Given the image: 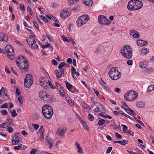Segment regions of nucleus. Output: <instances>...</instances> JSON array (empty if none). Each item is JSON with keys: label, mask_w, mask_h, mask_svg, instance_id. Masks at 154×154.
Wrapping results in <instances>:
<instances>
[{"label": "nucleus", "mask_w": 154, "mask_h": 154, "mask_svg": "<svg viewBox=\"0 0 154 154\" xmlns=\"http://www.w3.org/2000/svg\"><path fill=\"white\" fill-rule=\"evenodd\" d=\"M120 53L127 59H130L132 56V48L128 45H125L122 48Z\"/></svg>", "instance_id": "1"}, {"label": "nucleus", "mask_w": 154, "mask_h": 154, "mask_svg": "<svg viewBox=\"0 0 154 154\" xmlns=\"http://www.w3.org/2000/svg\"><path fill=\"white\" fill-rule=\"evenodd\" d=\"M143 4L140 1L137 0H131L130 1L127 5V8L131 11H136L140 9Z\"/></svg>", "instance_id": "2"}, {"label": "nucleus", "mask_w": 154, "mask_h": 154, "mask_svg": "<svg viewBox=\"0 0 154 154\" xmlns=\"http://www.w3.org/2000/svg\"><path fill=\"white\" fill-rule=\"evenodd\" d=\"M42 112L44 117L48 119H51L53 114L52 108L48 105H45L43 106Z\"/></svg>", "instance_id": "3"}, {"label": "nucleus", "mask_w": 154, "mask_h": 154, "mask_svg": "<svg viewBox=\"0 0 154 154\" xmlns=\"http://www.w3.org/2000/svg\"><path fill=\"white\" fill-rule=\"evenodd\" d=\"M138 96L137 92L135 91L130 90L128 91L124 95V99L127 101H132L135 100Z\"/></svg>", "instance_id": "4"}, {"label": "nucleus", "mask_w": 154, "mask_h": 154, "mask_svg": "<svg viewBox=\"0 0 154 154\" xmlns=\"http://www.w3.org/2000/svg\"><path fill=\"white\" fill-rule=\"evenodd\" d=\"M89 19V17L88 15H83L80 16L76 21V24L78 27H81L83 25L86 23Z\"/></svg>", "instance_id": "5"}, {"label": "nucleus", "mask_w": 154, "mask_h": 154, "mask_svg": "<svg viewBox=\"0 0 154 154\" xmlns=\"http://www.w3.org/2000/svg\"><path fill=\"white\" fill-rule=\"evenodd\" d=\"M5 49V50L7 52V55L8 58L11 60L14 59L15 57V56L13 55L14 54V49L10 45H7L6 46Z\"/></svg>", "instance_id": "6"}, {"label": "nucleus", "mask_w": 154, "mask_h": 154, "mask_svg": "<svg viewBox=\"0 0 154 154\" xmlns=\"http://www.w3.org/2000/svg\"><path fill=\"white\" fill-rule=\"evenodd\" d=\"M109 77H119L121 76V73L118 71L116 68L114 67L111 68L108 73Z\"/></svg>", "instance_id": "7"}, {"label": "nucleus", "mask_w": 154, "mask_h": 154, "mask_svg": "<svg viewBox=\"0 0 154 154\" xmlns=\"http://www.w3.org/2000/svg\"><path fill=\"white\" fill-rule=\"evenodd\" d=\"M98 20L99 23L103 25L109 24L111 22L109 20L103 15H99L98 16Z\"/></svg>", "instance_id": "8"}, {"label": "nucleus", "mask_w": 154, "mask_h": 154, "mask_svg": "<svg viewBox=\"0 0 154 154\" xmlns=\"http://www.w3.org/2000/svg\"><path fill=\"white\" fill-rule=\"evenodd\" d=\"M17 65L21 69H23L25 71H27L28 70L29 64L27 60L22 63L21 62L20 64Z\"/></svg>", "instance_id": "9"}, {"label": "nucleus", "mask_w": 154, "mask_h": 154, "mask_svg": "<svg viewBox=\"0 0 154 154\" xmlns=\"http://www.w3.org/2000/svg\"><path fill=\"white\" fill-rule=\"evenodd\" d=\"M33 78H30L29 79L27 78H26L24 82V85L25 87L28 88H29L33 82Z\"/></svg>", "instance_id": "10"}, {"label": "nucleus", "mask_w": 154, "mask_h": 154, "mask_svg": "<svg viewBox=\"0 0 154 154\" xmlns=\"http://www.w3.org/2000/svg\"><path fill=\"white\" fill-rule=\"evenodd\" d=\"M27 43L33 49L37 48L38 46L36 43V41L35 40H32L31 38H29L26 40Z\"/></svg>", "instance_id": "11"}, {"label": "nucleus", "mask_w": 154, "mask_h": 154, "mask_svg": "<svg viewBox=\"0 0 154 154\" xmlns=\"http://www.w3.org/2000/svg\"><path fill=\"white\" fill-rule=\"evenodd\" d=\"M55 84L57 89L59 91L60 95L61 96L64 97L65 96V92L62 87L57 82H55Z\"/></svg>", "instance_id": "12"}, {"label": "nucleus", "mask_w": 154, "mask_h": 154, "mask_svg": "<svg viewBox=\"0 0 154 154\" xmlns=\"http://www.w3.org/2000/svg\"><path fill=\"white\" fill-rule=\"evenodd\" d=\"M70 15L69 12L66 9L62 11L60 13V17L64 19L67 18Z\"/></svg>", "instance_id": "13"}, {"label": "nucleus", "mask_w": 154, "mask_h": 154, "mask_svg": "<svg viewBox=\"0 0 154 154\" xmlns=\"http://www.w3.org/2000/svg\"><path fill=\"white\" fill-rule=\"evenodd\" d=\"M55 72L56 77H62V76L64 77L65 76L64 74V69H62L61 70H60V71L56 70L55 71Z\"/></svg>", "instance_id": "14"}, {"label": "nucleus", "mask_w": 154, "mask_h": 154, "mask_svg": "<svg viewBox=\"0 0 154 154\" xmlns=\"http://www.w3.org/2000/svg\"><path fill=\"white\" fill-rule=\"evenodd\" d=\"M27 60L26 58L24 56H20L16 60V63L17 65L20 64L21 62L26 61Z\"/></svg>", "instance_id": "15"}, {"label": "nucleus", "mask_w": 154, "mask_h": 154, "mask_svg": "<svg viewBox=\"0 0 154 154\" xmlns=\"http://www.w3.org/2000/svg\"><path fill=\"white\" fill-rule=\"evenodd\" d=\"M46 96L45 98H43V100L47 101L48 103H51L52 102L53 99L52 98V96L51 95H50L47 93L45 95Z\"/></svg>", "instance_id": "16"}, {"label": "nucleus", "mask_w": 154, "mask_h": 154, "mask_svg": "<svg viewBox=\"0 0 154 154\" xmlns=\"http://www.w3.org/2000/svg\"><path fill=\"white\" fill-rule=\"evenodd\" d=\"M3 93L4 95H3V97L5 100L6 101L9 100L10 97L9 95V93L7 89L6 88L5 90H4Z\"/></svg>", "instance_id": "17"}, {"label": "nucleus", "mask_w": 154, "mask_h": 154, "mask_svg": "<svg viewBox=\"0 0 154 154\" xmlns=\"http://www.w3.org/2000/svg\"><path fill=\"white\" fill-rule=\"evenodd\" d=\"M130 34L134 38H137L139 37V34L138 32L135 30H132L130 31Z\"/></svg>", "instance_id": "18"}, {"label": "nucleus", "mask_w": 154, "mask_h": 154, "mask_svg": "<svg viewBox=\"0 0 154 154\" xmlns=\"http://www.w3.org/2000/svg\"><path fill=\"white\" fill-rule=\"evenodd\" d=\"M8 36L4 33H0V41L7 42L8 40Z\"/></svg>", "instance_id": "19"}, {"label": "nucleus", "mask_w": 154, "mask_h": 154, "mask_svg": "<svg viewBox=\"0 0 154 154\" xmlns=\"http://www.w3.org/2000/svg\"><path fill=\"white\" fill-rule=\"evenodd\" d=\"M137 41V45L140 47L145 46L147 43V41L139 39Z\"/></svg>", "instance_id": "20"}, {"label": "nucleus", "mask_w": 154, "mask_h": 154, "mask_svg": "<svg viewBox=\"0 0 154 154\" xmlns=\"http://www.w3.org/2000/svg\"><path fill=\"white\" fill-rule=\"evenodd\" d=\"M122 107L125 109V110L129 114L133 116H135L136 115V113L131 108H124L123 106Z\"/></svg>", "instance_id": "21"}, {"label": "nucleus", "mask_w": 154, "mask_h": 154, "mask_svg": "<svg viewBox=\"0 0 154 154\" xmlns=\"http://www.w3.org/2000/svg\"><path fill=\"white\" fill-rule=\"evenodd\" d=\"M7 127H11V125H13L12 119H7V121L5 122Z\"/></svg>", "instance_id": "22"}, {"label": "nucleus", "mask_w": 154, "mask_h": 154, "mask_svg": "<svg viewBox=\"0 0 154 154\" xmlns=\"http://www.w3.org/2000/svg\"><path fill=\"white\" fill-rule=\"evenodd\" d=\"M66 129L64 128H60L58 129V132L59 135L62 136L64 134Z\"/></svg>", "instance_id": "23"}, {"label": "nucleus", "mask_w": 154, "mask_h": 154, "mask_svg": "<svg viewBox=\"0 0 154 154\" xmlns=\"http://www.w3.org/2000/svg\"><path fill=\"white\" fill-rule=\"evenodd\" d=\"M26 147L24 145L21 144L18 146H14V148L15 150H23L25 149Z\"/></svg>", "instance_id": "24"}, {"label": "nucleus", "mask_w": 154, "mask_h": 154, "mask_svg": "<svg viewBox=\"0 0 154 154\" xmlns=\"http://www.w3.org/2000/svg\"><path fill=\"white\" fill-rule=\"evenodd\" d=\"M46 143L49 144V147L51 148L53 146V142L51 140L50 138L48 136L46 137Z\"/></svg>", "instance_id": "25"}, {"label": "nucleus", "mask_w": 154, "mask_h": 154, "mask_svg": "<svg viewBox=\"0 0 154 154\" xmlns=\"http://www.w3.org/2000/svg\"><path fill=\"white\" fill-rule=\"evenodd\" d=\"M47 92L45 91H40L39 93V96L41 98V99L43 100V98H45L47 93Z\"/></svg>", "instance_id": "26"}, {"label": "nucleus", "mask_w": 154, "mask_h": 154, "mask_svg": "<svg viewBox=\"0 0 154 154\" xmlns=\"http://www.w3.org/2000/svg\"><path fill=\"white\" fill-rule=\"evenodd\" d=\"M83 2L86 5L91 6L92 4V0H83Z\"/></svg>", "instance_id": "27"}, {"label": "nucleus", "mask_w": 154, "mask_h": 154, "mask_svg": "<svg viewBox=\"0 0 154 154\" xmlns=\"http://www.w3.org/2000/svg\"><path fill=\"white\" fill-rule=\"evenodd\" d=\"M69 91L74 94H77L79 92V91L76 87L73 86Z\"/></svg>", "instance_id": "28"}, {"label": "nucleus", "mask_w": 154, "mask_h": 154, "mask_svg": "<svg viewBox=\"0 0 154 154\" xmlns=\"http://www.w3.org/2000/svg\"><path fill=\"white\" fill-rule=\"evenodd\" d=\"M136 105L138 107L142 108L144 107V103L141 101H139L136 103Z\"/></svg>", "instance_id": "29"}, {"label": "nucleus", "mask_w": 154, "mask_h": 154, "mask_svg": "<svg viewBox=\"0 0 154 154\" xmlns=\"http://www.w3.org/2000/svg\"><path fill=\"white\" fill-rule=\"evenodd\" d=\"M81 123L83 125L84 128L87 130H89V128L87 124L83 121H81Z\"/></svg>", "instance_id": "30"}, {"label": "nucleus", "mask_w": 154, "mask_h": 154, "mask_svg": "<svg viewBox=\"0 0 154 154\" xmlns=\"http://www.w3.org/2000/svg\"><path fill=\"white\" fill-rule=\"evenodd\" d=\"M141 53H143L144 54H147L149 52L148 49L146 48H143L141 49Z\"/></svg>", "instance_id": "31"}, {"label": "nucleus", "mask_w": 154, "mask_h": 154, "mask_svg": "<svg viewBox=\"0 0 154 154\" xmlns=\"http://www.w3.org/2000/svg\"><path fill=\"white\" fill-rule=\"evenodd\" d=\"M154 90V85L149 86L147 88V92H149Z\"/></svg>", "instance_id": "32"}, {"label": "nucleus", "mask_w": 154, "mask_h": 154, "mask_svg": "<svg viewBox=\"0 0 154 154\" xmlns=\"http://www.w3.org/2000/svg\"><path fill=\"white\" fill-rule=\"evenodd\" d=\"M66 85L67 88L69 91L72 88L73 86V85L71 84L69 82H67L66 83Z\"/></svg>", "instance_id": "33"}, {"label": "nucleus", "mask_w": 154, "mask_h": 154, "mask_svg": "<svg viewBox=\"0 0 154 154\" xmlns=\"http://www.w3.org/2000/svg\"><path fill=\"white\" fill-rule=\"evenodd\" d=\"M10 112L12 116L13 117H14L17 115V113H16L15 109H13L12 111H11V110H10Z\"/></svg>", "instance_id": "34"}, {"label": "nucleus", "mask_w": 154, "mask_h": 154, "mask_svg": "<svg viewBox=\"0 0 154 154\" xmlns=\"http://www.w3.org/2000/svg\"><path fill=\"white\" fill-rule=\"evenodd\" d=\"M13 139L15 140H17L19 141L21 139V138L19 137L18 136V134L17 133H15L14 134V137H13Z\"/></svg>", "instance_id": "35"}, {"label": "nucleus", "mask_w": 154, "mask_h": 154, "mask_svg": "<svg viewBox=\"0 0 154 154\" xmlns=\"http://www.w3.org/2000/svg\"><path fill=\"white\" fill-rule=\"evenodd\" d=\"M20 8L24 12L25 11V7L23 4H20Z\"/></svg>", "instance_id": "36"}, {"label": "nucleus", "mask_w": 154, "mask_h": 154, "mask_svg": "<svg viewBox=\"0 0 154 154\" xmlns=\"http://www.w3.org/2000/svg\"><path fill=\"white\" fill-rule=\"evenodd\" d=\"M121 126L123 127V131L126 133H127V127L125 125L122 124L121 125Z\"/></svg>", "instance_id": "37"}, {"label": "nucleus", "mask_w": 154, "mask_h": 154, "mask_svg": "<svg viewBox=\"0 0 154 154\" xmlns=\"http://www.w3.org/2000/svg\"><path fill=\"white\" fill-rule=\"evenodd\" d=\"M105 122V120L104 119H101L98 122V124L99 125H102Z\"/></svg>", "instance_id": "38"}, {"label": "nucleus", "mask_w": 154, "mask_h": 154, "mask_svg": "<svg viewBox=\"0 0 154 154\" xmlns=\"http://www.w3.org/2000/svg\"><path fill=\"white\" fill-rule=\"evenodd\" d=\"M80 7L79 5H75L73 8V11L75 12H77L80 10Z\"/></svg>", "instance_id": "39"}, {"label": "nucleus", "mask_w": 154, "mask_h": 154, "mask_svg": "<svg viewBox=\"0 0 154 154\" xmlns=\"http://www.w3.org/2000/svg\"><path fill=\"white\" fill-rule=\"evenodd\" d=\"M47 83L50 86V87L52 89H55L56 88L52 84V83L51 81H50V80H49Z\"/></svg>", "instance_id": "40"}, {"label": "nucleus", "mask_w": 154, "mask_h": 154, "mask_svg": "<svg viewBox=\"0 0 154 154\" xmlns=\"http://www.w3.org/2000/svg\"><path fill=\"white\" fill-rule=\"evenodd\" d=\"M88 118L90 121H93L94 119V116L91 114H88Z\"/></svg>", "instance_id": "41"}, {"label": "nucleus", "mask_w": 154, "mask_h": 154, "mask_svg": "<svg viewBox=\"0 0 154 154\" xmlns=\"http://www.w3.org/2000/svg\"><path fill=\"white\" fill-rule=\"evenodd\" d=\"M19 141L17 140H15L14 139H12V145H15L19 143Z\"/></svg>", "instance_id": "42"}, {"label": "nucleus", "mask_w": 154, "mask_h": 154, "mask_svg": "<svg viewBox=\"0 0 154 154\" xmlns=\"http://www.w3.org/2000/svg\"><path fill=\"white\" fill-rule=\"evenodd\" d=\"M32 125L34 130L36 131L38 129L39 127V125L37 124H33Z\"/></svg>", "instance_id": "43"}, {"label": "nucleus", "mask_w": 154, "mask_h": 154, "mask_svg": "<svg viewBox=\"0 0 154 154\" xmlns=\"http://www.w3.org/2000/svg\"><path fill=\"white\" fill-rule=\"evenodd\" d=\"M70 0L71 1L69 2V5H72L76 3L79 0Z\"/></svg>", "instance_id": "44"}, {"label": "nucleus", "mask_w": 154, "mask_h": 154, "mask_svg": "<svg viewBox=\"0 0 154 154\" xmlns=\"http://www.w3.org/2000/svg\"><path fill=\"white\" fill-rule=\"evenodd\" d=\"M27 11H28L31 15H32L33 14V12L31 8L28 6L27 9Z\"/></svg>", "instance_id": "45"}, {"label": "nucleus", "mask_w": 154, "mask_h": 154, "mask_svg": "<svg viewBox=\"0 0 154 154\" xmlns=\"http://www.w3.org/2000/svg\"><path fill=\"white\" fill-rule=\"evenodd\" d=\"M67 102L71 106H73L74 105V103L72 101V100L69 98L67 99Z\"/></svg>", "instance_id": "46"}, {"label": "nucleus", "mask_w": 154, "mask_h": 154, "mask_svg": "<svg viewBox=\"0 0 154 154\" xmlns=\"http://www.w3.org/2000/svg\"><path fill=\"white\" fill-rule=\"evenodd\" d=\"M1 113L3 115H6L8 114V112L5 109H2L1 111Z\"/></svg>", "instance_id": "47"}, {"label": "nucleus", "mask_w": 154, "mask_h": 154, "mask_svg": "<svg viewBox=\"0 0 154 154\" xmlns=\"http://www.w3.org/2000/svg\"><path fill=\"white\" fill-rule=\"evenodd\" d=\"M102 87L105 90L109 92L110 91V90L109 89V88L106 86V85H102Z\"/></svg>", "instance_id": "48"}, {"label": "nucleus", "mask_w": 154, "mask_h": 154, "mask_svg": "<svg viewBox=\"0 0 154 154\" xmlns=\"http://www.w3.org/2000/svg\"><path fill=\"white\" fill-rule=\"evenodd\" d=\"M1 108H7L8 107V104L7 103H5L1 106Z\"/></svg>", "instance_id": "49"}, {"label": "nucleus", "mask_w": 154, "mask_h": 154, "mask_svg": "<svg viewBox=\"0 0 154 154\" xmlns=\"http://www.w3.org/2000/svg\"><path fill=\"white\" fill-rule=\"evenodd\" d=\"M40 18L42 20L44 21L45 22H48V20L43 15L40 16Z\"/></svg>", "instance_id": "50"}, {"label": "nucleus", "mask_w": 154, "mask_h": 154, "mask_svg": "<svg viewBox=\"0 0 154 154\" xmlns=\"http://www.w3.org/2000/svg\"><path fill=\"white\" fill-rule=\"evenodd\" d=\"M40 83L41 85L42 86V85H44L45 83V81L42 79H41L39 80Z\"/></svg>", "instance_id": "51"}, {"label": "nucleus", "mask_w": 154, "mask_h": 154, "mask_svg": "<svg viewBox=\"0 0 154 154\" xmlns=\"http://www.w3.org/2000/svg\"><path fill=\"white\" fill-rule=\"evenodd\" d=\"M94 91L95 93L96 94V95L98 97V98H100V96L99 94V91L96 89H94Z\"/></svg>", "instance_id": "52"}, {"label": "nucleus", "mask_w": 154, "mask_h": 154, "mask_svg": "<svg viewBox=\"0 0 154 154\" xmlns=\"http://www.w3.org/2000/svg\"><path fill=\"white\" fill-rule=\"evenodd\" d=\"M37 152V150L35 149H32L30 152V154H35Z\"/></svg>", "instance_id": "53"}, {"label": "nucleus", "mask_w": 154, "mask_h": 154, "mask_svg": "<svg viewBox=\"0 0 154 154\" xmlns=\"http://www.w3.org/2000/svg\"><path fill=\"white\" fill-rule=\"evenodd\" d=\"M7 131L10 133H12L14 131V129L11 128V127H8L7 128Z\"/></svg>", "instance_id": "54"}, {"label": "nucleus", "mask_w": 154, "mask_h": 154, "mask_svg": "<svg viewBox=\"0 0 154 154\" xmlns=\"http://www.w3.org/2000/svg\"><path fill=\"white\" fill-rule=\"evenodd\" d=\"M65 63L64 62H62L58 66V68L59 69H61L65 65Z\"/></svg>", "instance_id": "55"}, {"label": "nucleus", "mask_w": 154, "mask_h": 154, "mask_svg": "<svg viewBox=\"0 0 154 154\" xmlns=\"http://www.w3.org/2000/svg\"><path fill=\"white\" fill-rule=\"evenodd\" d=\"M115 135L116 137L118 138L119 139H121V135L119 134L117 132H116L115 133Z\"/></svg>", "instance_id": "56"}, {"label": "nucleus", "mask_w": 154, "mask_h": 154, "mask_svg": "<svg viewBox=\"0 0 154 154\" xmlns=\"http://www.w3.org/2000/svg\"><path fill=\"white\" fill-rule=\"evenodd\" d=\"M153 71V69L152 68H147L146 69V71L147 72H152Z\"/></svg>", "instance_id": "57"}, {"label": "nucleus", "mask_w": 154, "mask_h": 154, "mask_svg": "<svg viewBox=\"0 0 154 154\" xmlns=\"http://www.w3.org/2000/svg\"><path fill=\"white\" fill-rule=\"evenodd\" d=\"M99 83L102 86V85H104L103 84H106V83L100 78L99 80Z\"/></svg>", "instance_id": "58"}, {"label": "nucleus", "mask_w": 154, "mask_h": 154, "mask_svg": "<svg viewBox=\"0 0 154 154\" xmlns=\"http://www.w3.org/2000/svg\"><path fill=\"white\" fill-rule=\"evenodd\" d=\"M114 91L116 92L119 93H120L121 92L120 89L118 88H115L114 89Z\"/></svg>", "instance_id": "59"}, {"label": "nucleus", "mask_w": 154, "mask_h": 154, "mask_svg": "<svg viewBox=\"0 0 154 154\" xmlns=\"http://www.w3.org/2000/svg\"><path fill=\"white\" fill-rule=\"evenodd\" d=\"M18 100L20 102L21 104H22L23 103V100L22 99V97L20 96L18 98Z\"/></svg>", "instance_id": "60"}, {"label": "nucleus", "mask_w": 154, "mask_h": 154, "mask_svg": "<svg viewBox=\"0 0 154 154\" xmlns=\"http://www.w3.org/2000/svg\"><path fill=\"white\" fill-rule=\"evenodd\" d=\"M121 141V144L124 145L127 144L128 142L127 140H122Z\"/></svg>", "instance_id": "61"}, {"label": "nucleus", "mask_w": 154, "mask_h": 154, "mask_svg": "<svg viewBox=\"0 0 154 154\" xmlns=\"http://www.w3.org/2000/svg\"><path fill=\"white\" fill-rule=\"evenodd\" d=\"M51 62L52 64L54 66L57 65V62L54 59L52 60L51 61Z\"/></svg>", "instance_id": "62"}, {"label": "nucleus", "mask_w": 154, "mask_h": 154, "mask_svg": "<svg viewBox=\"0 0 154 154\" xmlns=\"http://www.w3.org/2000/svg\"><path fill=\"white\" fill-rule=\"evenodd\" d=\"M62 38L64 42H69V40L67 39V38H66L63 35H62Z\"/></svg>", "instance_id": "63"}, {"label": "nucleus", "mask_w": 154, "mask_h": 154, "mask_svg": "<svg viewBox=\"0 0 154 154\" xmlns=\"http://www.w3.org/2000/svg\"><path fill=\"white\" fill-rule=\"evenodd\" d=\"M127 64L129 65H131L132 64L133 61L131 60H129L127 61Z\"/></svg>", "instance_id": "64"}]
</instances>
